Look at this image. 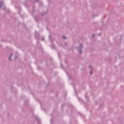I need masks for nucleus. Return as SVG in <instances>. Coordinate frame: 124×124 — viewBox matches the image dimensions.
<instances>
[{
  "label": "nucleus",
  "mask_w": 124,
  "mask_h": 124,
  "mask_svg": "<svg viewBox=\"0 0 124 124\" xmlns=\"http://www.w3.org/2000/svg\"><path fill=\"white\" fill-rule=\"evenodd\" d=\"M1 8V5H0V8Z\"/></svg>",
  "instance_id": "4"
},
{
  "label": "nucleus",
  "mask_w": 124,
  "mask_h": 124,
  "mask_svg": "<svg viewBox=\"0 0 124 124\" xmlns=\"http://www.w3.org/2000/svg\"><path fill=\"white\" fill-rule=\"evenodd\" d=\"M63 38H64V39L65 38V36H63Z\"/></svg>",
  "instance_id": "5"
},
{
  "label": "nucleus",
  "mask_w": 124,
  "mask_h": 124,
  "mask_svg": "<svg viewBox=\"0 0 124 124\" xmlns=\"http://www.w3.org/2000/svg\"><path fill=\"white\" fill-rule=\"evenodd\" d=\"M99 35H100V33L99 34Z\"/></svg>",
  "instance_id": "9"
},
{
  "label": "nucleus",
  "mask_w": 124,
  "mask_h": 124,
  "mask_svg": "<svg viewBox=\"0 0 124 124\" xmlns=\"http://www.w3.org/2000/svg\"><path fill=\"white\" fill-rule=\"evenodd\" d=\"M92 73H92V71H91V72H90V74H92Z\"/></svg>",
  "instance_id": "3"
},
{
  "label": "nucleus",
  "mask_w": 124,
  "mask_h": 124,
  "mask_svg": "<svg viewBox=\"0 0 124 124\" xmlns=\"http://www.w3.org/2000/svg\"><path fill=\"white\" fill-rule=\"evenodd\" d=\"M12 56V54H11V57Z\"/></svg>",
  "instance_id": "8"
},
{
  "label": "nucleus",
  "mask_w": 124,
  "mask_h": 124,
  "mask_svg": "<svg viewBox=\"0 0 124 124\" xmlns=\"http://www.w3.org/2000/svg\"><path fill=\"white\" fill-rule=\"evenodd\" d=\"M10 61H11V56L9 58Z\"/></svg>",
  "instance_id": "2"
},
{
  "label": "nucleus",
  "mask_w": 124,
  "mask_h": 124,
  "mask_svg": "<svg viewBox=\"0 0 124 124\" xmlns=\"http://www.w3.org/2000/svg\"><path fill=\"white\" fill-rule=\"evenodd\" d=\"M42 40L43 41L44 40V39H42Z\"/></svg>",
  "instance_id": "7"
},
{
  "label": "nucleus",
  "mask_w": 124,
  "mask_h": 124,
  "mask_svg": "<svg viewBox=\"0 0 124 124\" xmlns=\"http://www.w3.org/2000/svg\"><path fill=\"white\" fill-rule=\"evenodd\" d=\"M93 37L94 36V34H93Z\"/></svg>",
  "instance_id": "6"
},
{
  "label": "nucleus",
  "mask_w": 124,
  "mask_h": 124,
  "mask_svg": "<svg viewBox=\"0 0 124 124\" xmlns=\"http://www.w3.org/2000/svg\"><path fill=\"white\" fill-rule=\"evenodd\" d=\"M82 48H83V45L81 44L80 47L78 48V50L79 52V54H82Z\"/></svg>",
  "instance_id": "1"
}]
</instances>
